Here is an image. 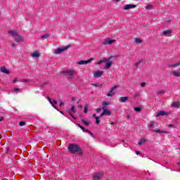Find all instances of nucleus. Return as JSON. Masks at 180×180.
Returning a JSON list of instances; mask_svg holds the SVG:
<instances>
[{"mask_svg":"<svg viewBox=\"0 0 180 180\" xmlns=\"http://www.w3.org/2000/svg\"><path fill=\"white\" fill-rule=\"evenodd\" d=\"M8 33L11 37H13L16 43H23L25 41V38L19 34L16 30H9Z\"/></svg>","mask_w":180,"mask_h":180,"instance_id":"f257e3e1","label":"nucleus"},{"mask_svg":"<svg viewBox=\"0 0 180 180\" xmlns=\"http://www.w3.org/2000/svg\"><path fill=\"white\" fill-rule=\"evenodd\" d=\"M68 150L72 154H75V153H77L78 155H82V149H81V148L78 146V145L70 144Z\"/></svg>","mask_w":180,"mask_h":180,"instance_id":"f03ea898","label":"nucleus"},{"mask_svg":"<svg viewBox=\"0 0 180 180\" xmlns=\"http://www.w3.org/2000/svg\"><path fill=\"white\" fill-rule=\"evenodd\" d=\"M112 58H103V60L97 62L98 65H101V64L105 63V70H109L110 67H112V62L110 60Z\"/></svg>","mask_w":180,"mask_h":180,"instance_id":"7ed1b4c3","label":"nucleus"},{"mask_svg":"<svg viewBox=\"0 0 180 180\" xmlns=\"http://www.w3.org/2000/svg\"><path fill=\"white\" fill-rule=\"evenodd\" d=\"M103 112L100 115V117H102L103 116H110L112 115V111L106 108V107H102Z\"/></svg>","mask_w":180,"mask_h":180,"instance_id":"20e7f679","label":"nucleus"},{"mask_svg":"<svg viewBox=\"0 0 180 180\" xmlns=\"http://www.w3.org/2000/svg\"><path fill=\"white\" fill-rule=\"evenodd\" d=\"M70 48V46H63L62 48H58L56 51H55V53L56 54H60L64 51H65V50H68V49Z\"/></svg>","mask_w":180,"mask_h":180,"instance_id":"39448f33","label":"nucleus"},{"mask_svg":"<svg viewBox=\"0 0 180 180\" xmlns=\"http://www.w3.org/2000/svg\"><path fill=\"white\" fill-rule=\"evenodd\" d=\"M103 43L105 46H108L109 44H113V43H116V40L111 39L110 38H106L105 39H104Z\"/></svg>","mask_w":180,"mask_h":180,"instance_id":"423d86ee","label":"nucleus"},{"mask_svg":"<svg viewBox=\"0 0 180 180\" xmlns=\"http://www.w3.org/2000/svg\"><path fill=\"white\" fill-rule=\"evenodd\" d=\"M103 70H97V71H94L93 72V76L94 78H101V77H102V75H103Z\"/></svg>","mask_w":180,"mask_h":180,"instance_id":"0eeeda50","label":"nucleus"},{"mask_svg":"<svg viewBox=\"0 0 180 180\" xmlns=\"http://www.w3.org/2000/svg\"><path fill=\"white\" fill-rule=\"evenodd\" d=\"M91 61H94L93 58H91L87 60H79L77 63V64H78V65H84L85 64H89V63H91Z\"/></svg>","mask_w":180,"mask_h":180,"instance_id":"6e6552de","label":"nucleus"},{"mask_svg":"<svg viewBox=\"0 0 180 180\" xmlns=\"http://www.w3.org/2000/svg\"><path fill=\"white\" fill-rule=\"evenodd\" d=\"M137 6L136 4H126L123 7L124 11H129V9H134V8H136Z\"/></svg>","mask_w":180,"mask_h":180,"instance_id":"1a4fd4ad","label":"nucleus"},{"mask_svg":"<svg viewBox=\"0 0 180 180\" xmlns=\"http://www.w3.org/2000/svg\"><path fill=\"white\" fill-rule=\"evenodd\" d=\"M169 112L165 111H160L155 113V117H159V116H168Z\"/></svg>","mask_w":180,"mask_h":180,"instance_id":"9d476101","label":"nucleus"},{"mask_svg":"<svg viewBox=\"0 0 180 180\" xmlns=\"http://www.w3.org/2000/svg\"><path fill=\"white\" fill-rule=\"evenodd\" d=\"M102 176H103V173L99 172V173L94 174V176L92 177V179L101 180V178H102Z\"/></svg>","mask_w":180,"mask_h":180,"instance_id":"9b49d317","label":"nucleus"},{"mask_svg":"<svg viewBox=\"0 0 180 180\" xmlns=\"http://www.w3.org/2000/svg\"><path fill=\"white\" fill-rule=\"evenodd\" d=\"M65 74L66 75H68L69 77H74V75H75V74H77V72H75V70H66L65 72Z\"/></svg>","mask_w":180,"mask_h":180,"instance_id":"f8f14e48","label":"nucleus"},{"mask_svg":"<svg viewBox=\"0 0 180 180\" xmlns=\"http://www.w3.org/2000/svg\"><path fill=\"white\" fill-rule=\"evenodd\" d=\"M115 89H117V86H113V87L111 89L110 91L108 93L107 96H113V95H115V93L113 91H115Z\"/></svg>","mask_w":180,"mask_h":180,"instance_id":"ddd939ff","label":"nucleus"},{"mask_svg":"<svg viewBox=\"0 0 180 180\" xmlns=\"http://www.w3.org/2000/svg\"><path fill=\"white\" fill-rule=\"evenodd\" d=\"M78 127H79L83 131H85L86 133H89V134L91 135V136H94V134H92V132H91L88 129H85V128L84 127L81 126V124H79Z\"/></svg>","mask_w":180,"mask_h":180,"instance_id":"4468645a","label":"nucleus"},{"mask_svg":"<svg viewBox=\"0 0 180 180\" xmlns=\"http://www.w3.org/2000/svg\"><path fill=\"white\" fill-rule=\"evenodd\" d=\"M172 34V30H167L162 32V36L168 37V36H171Z\"/></svg>","mask_w":180,"mask_h":180,"instance_id":"2eb2a0df","label":"nucleus"},{"mask_svg":"<svg viewBox=\"0 0 180 180\" xmlns=\"http://www.w3.org/2000/svg\"><path fill=\"white\" fill-rule=\"evenodd\" d=\"M48 101L51 103V105L53 106V108H54L55 109L57 110V107L56 105H54V104L57 105V101L54 100L53 103V101H51V98H50V97H48Z\"/></svg>","mask_w":180,"mask_h":180,"instance_id":"dca6fc26","label":"nucleus"},{"mask_svg":"<svg viewBox=\"0 0 180 180\" xmlns=\"http://www.w3.org/2000/svg\"><path fill=\"white\" fill-rule=\"evenodd\" d=\"M31 57H34V58H39L40 57V53L39 51H34L31 54Z\"/></svg>","mask_w":180,"mask_h":180,"instance_id":"f3484780","label":"nucleus"},{"mask_svg":"<svg viewBox=\"0 0 180 180\" xmlns=\"http://www.w3.org/2000/svg\"><path fill=\"white\" fill-rule=\"evenodd\" d=\"M1 72H4V74H11V72L6 69L4 66L0 68Z\"/></svg>","mask_w":180,"mask_h":180,"instance_id":"a211bd4d","label":"nucleus"},{"mask_svg":"<svg viewBox=\"0 0 180 180\" xmlns=\"http://www.w3.org/2000/svg\"><path fill=\"white\" fill-rule=\"evenodd\" d=\"M74 113H75V106L72 105V107L70 108V112H69V114L72 117L74 116Z\"/></svg>","mask_w":180,"mask_h":180,"instance_id":"6ab92c4d","label":"nucleus"},{"mask_svg":"<svg viewBox=\"0 0 180 180\" xmlns=\"http://www.w3.org/2000/svg\"><path fill=\"white\" fill-rule=\"evenodd\" d=\"M120 102L124 103V102H127L129 101V97H120L119 98Z\"/></svg>","mask_w":180,"mask_h":180,"instance_id":"aec40b11","label":"nucleus"},{"mask_svg":"<svg viewBox=\"0 0 180 180\" xmlns=\"http://www.w3.org/2000/svg\"><path fill=\"white\" fill-rule=\"evenodd\" d=\"M179 65H180V62H178L176 63L170 64L169 67L170 68H176V67H179Z\"/></svg>","mask_w":180,"mask_h":180,"instance_id":"412c9836","label":"nucleus"},{"mask_svg":"<svg viewBox=\"0 0 180 180\" xmlns=\"http://www.w3.org/2000/svg\"><path fill=\"white\" fill-rule=\"evenodd\" d=\"M172 75H174V77H180V72L173 70L172 71Z\"/></svg>","mask_w":180,"mask_h":180,"instance_id":"4be33fe9","label":"nucleus"},{"mask_svg":"<svg viewBox=\"0 0 180 180\" xmlns=\"http://www.w3.org/2000/svg\"><path fill=\"white\" fill-rule=\"evenodd\" d=\"M153 131H155V133H165V134L169 133L168 131H161L160 129H154Z\"/></svg>","mask_w":180,"mask_h":180,"instance_id":"5701e85b","label":"nucleus"},{"mask_svg":"<svg viewBox=\"0 0 180 180\" xmlns=\"http://www.w3.org/2000/svg\"><path fill=\"white\" fill-rule=\"evenodd\" d=\"M172 106H173L174 108H179L180 102L179 101L174 102L172 103Z\"/></svg>","mask_w":180,"mask_h":180,"instance_id":"b1692460","label":"nucleus"},{"mask_svg":"<svg viewBox=\"0 0 180 180\" xmlns=\"http://www.w3.org/2000/svg\"><path fill=\"white\" fill-rule=\"evenodd\" d=\"M147 140L145 138H142L140 139L139 142L138 143L139 146H142V144H144Z\"/></svg>","mask_w":180,"mask_h":180,"instance_id":"393cba45","label":"nucleus"},{"mask_svg":"<svg viewBox=\"0 0 180 180\" xmlns=\"http://www.w3.org/2000/svg\"><path fill=\"white\" fill-rule=\"evenodd\" d=\"M108 105H110V102H108V101L103 102V108H106V106H108Z\"/></svg>","mask_w":180,"mask_h":180,"instance_id":"a878e982","label":"nucleus"},{"mask_svg":"<svg viewBox=\"0 0 180 180\" xmlns=\"http://www.w3.org/2000/svg\"><path fill=\"white\" fill-rule=\"evenodd\" d=\"M134 41H136V43H138V44L143 43V41L139 38H135Z\"/></svg>","mask_w":180,"mask_h":180,"instance_id":"bb28decb","label":"nucleus"},{"mask_svg":"<svg viewBox=\"0 0 180 180\" xmlns=\"http://www.w3.org/2000/svg\"><path fill=\"white\" fill-rule=\"evenodd\" d=\"M82 123H84V124H85L86 126H89L90 123H91L90 122H86V121H85L84 120H82Z\"/></svg>","mask_w":180,"mask_h":180,"instance_id":"cd10ccee","label":"nucleus"},{"mask_svg":"<svg viewBox=\"0 0 180 180\" xmlns=\"http://www.w3.org/2000/svg\"><path fill=\"white\" fill-rule=\"evenodd\" d=\"M84 113H88V104L85 105Z\"/></svg>","mask_w":180,"mask_h":180,"instance_id":"c85d7f7f","label":"nucleus"},{"mask_svg":"<svg viewBox=\"0 0 180 180\" xmlns=\"http://www.w3.org/2000/svg\"><path fill=\"white\" fill-rule=\"evenodd\" d=\"M146 9H148V11H151L153 9V6L152 5H148L146 6Z\"/></svg>","mask_w":180,"mask_h":180,"instance_id":"c756f323","label":"nucleus"},{"mask_svg":"<svg viewBox=\"0 0 180 180\" xmlns=\"http://www.w3.org/2000/svg\"><path fill=\"white\" fill-rule=\"evenodd\" d=\"M135 112H141V108L140 107H136L134 108Z\"/></svg>","mask_w":180,"mask_h":180,"instance_id":"7c9ffc66","label":"nucleus"},{"mask_svg":"<svg viewBox=\"0 0 180 180\" xmlns=\"http://www.w3.org/2000/svg\"><path fill=\"white\" fill-rule=\"evenodd\" d=\"M164 91H158L157 92H156V94H158V95H162V94H164Z\"/></svg>","mask_w":180,"mask_h":180,"instance_id":"2f4dec72","label":"nucleus"},{"mask_svg":"<svg viewBox=\"0 0 180 180\" xmlns=\"http://www.w3.org/2000/svg\"><path fill=\"white\" fill-rule=\"evenodd\" d=\"M155 125L154 121H151L149 124V127H153Z\"/></svg>","mask_w":180,"mask_h":180,"instance_id":"473e14b6","label":"nucleus"},{"mask_svg":"<svg viewBox=\"0 0 180 180\" xmlns=\"http://www.w3.org/2000/svg\"><path fill=\"white\" fill-rule=\"evenodd\" d=\"M96 124H99V123H101V120H99V117L96 118Z\"/></svg>","mask_w":180,"mask_h":180,"instance_id":"72a5a7b5","label":"nucleus"},{"mask_svg":"<svg viewBox=\"0 0 180 180\" xmlns=\"http://www.w3.org/2000/svg\"><path fill=\"white\" fill-rule=\"evenodd\" d=\"M47 37H49V34H45L41 37L42 39H47Z\"/></svg>","mask_w":180,"mask_h":180,"instance_id":"f704fd0d","label":"nucleus"},{"mask_svg":"<svg viewBox=\"0 0 180 180\" xmlns=\"http://www.w3.org/2000/svg\"><path fill=\"white\" fill-rule=\"evenodd\" d=\"M20 126H25V124H26V122L21 121L19 122Z\"/></svg>","mask_w":180,"mask_h":180,"instance_id":"c9c22d12","label":"nucleus"},{"mask_svg":"<svg viewBox=\"0 0 180 180\" xmlns=\"http://www.w3.org/2000/svg\"><path fill=\"white\" fill-rule=\"evenodd\" d=\"M59 103H60V105H59V106H63V105H64V101L60 100V101H59Z\"/></svg>","mask_w":180,"mask_h":180,"instance_id":"e433bc0d","label":"nucleus"},{"mask_svg":"<svg viewBox=\"0 0 180 180\" xmlns=\"http://www.w3.org/2000/svg\"><path fill=\"white\" fill-rule=\"evenodd\" d=\"M141 86H142V87L146 86V82L141 83Z\"/></svg>","mask_w":180,"mask_h":180,"instance_id":"4c0bfd02","label":"nucleus"},{"mask_svg":"<svg viewBox=\"0 0 180 180\" xmlns=\"http://www.w3.org/2000/svg\"><path fill=\"white\" fill-rule=\"evenodd\" d=\"M20 91V89H18V88H14V89H13V91H14V92H18V91Z\"/></svg>","mask_w":180,"mask_h":180,"instance_id":"58836bf2","label":"nucleus"},{"mask_svg":"<svg viewBox=\"0 0 180 180\" xmlns=\"http://www.w3.org/2000/svg\"><path fill=\"white\" fill-rule=\"evenodd\" d=\"M18 82V78H15L14 80L12 82V84H15V82Z\"/></svg>","mask_w":180,"mask_h":180,"instance_id":"ea45409f","label":"nucleus"},{"mask_svg":"<svg viewBox=\"0 0 180 180\" xmlns=\"http://www.w3.org/2000/svg\"><path fill=\"white\" fill-rule=\"evenodd\" d=\"M101 109L98 108L96 110V112H97V113H99L101 112Z\"/></svg>","mask_w":180,"mask_h":180,"instance_id":"a19ab883","label":"nucleus"},{"mask_svg":"<svg viewBox=\"0 0 180 180\" xmlns=\"http://www.w3.org/2000/svg\"><path fill=\"white\" fill-rule=\"evenodd\" d=\"M21 82H27V79H21Z\"/></svg>","mask_w":180,"mask_h":180,"instance_id":"79ce46f5","label":"nucleus"},{"mask_svg":"<svg viewBox=\"0 0 180 180\" xmlns=\"http://www.w3.org/2000/svg\"><path fill=\"white\" fill-rule=\"evenodd\" d=\"M113 2L117 3V2H120V0H112Z\"/></svg>","mask_w":180,"mask_h":180,"instance_id":"37998d69","label":"nucleus"},{"mask_svg":"<svg viewBox=\"0 0 180 180\" xmlns=\"http://www.w3.org/2000/svg\"><path fill=\"white\" fill-rule=\"evenodd\" d=\"M137 96H139V94H136L134 95V98H137Z\"/></svg>","mask_w":180,"mask_h":180,"instance_id":"c03bdc74","label":"nucleus"},{"mask_svg":"<svg viewBox=\"0 0 180 180\" xmlns=\"http://www.w3.org/2000/svg\"><path fill=\"white\" fill-rule=\"evenodd\" d=\"M93 117H94V119H96V117H97L96 115L94 114Z\"/></svg>","mask_w":180,"mask_h":180,"instance_id":"a18cd8bd","label":"nucleus"},{"mask_svg":"<svg viewBox=\"0 0 180 180\" xmlns=\"http://www.w3.org/2000/svg\"><path fill=\"white\" fill-rule=\"evenodd\" d=\"M71 101H75V97H72Z\"/></svg>","mask_w":180,"mask_h":180,"instance_id":"49530a36","label":"nucleus"},{"mask_svg":"<svg viewBox=\"0 0 180 180\" xmlns=\"http://www.w3.org/2000/svg\"><path fill=\"white\" fill-rule=\"evenodd\" d=\"M168 127H174V125L170 124L168 125Z\"/></svg>","mask_w":180,"mask_h":180,"instance_id":"de8ad7c7","label":"nucleus"},{"mask_svg":"<svg viewBox=\"0 0 180 180\" xmlns=\"http://www.w3.org/2000/svg\"><path fill=\"white\" fill-rule=\"evenodd\" d=\"M4 120V117H0V122H2Z\"/></svg>","mask_w":180,"mask_h":180,"instance_id":"09e8293b","label":"nucleus"},{"mask_svg":"<svg viewBox=\"0 0 180 180\" xmlns=\"http://www.w3.org/2000/svg\"><path fill=\"white\" fill-rule=\"evenodd\" d=\"M136 155H140V153L139 151H136Z\"/></svg>","mask_w":180,"mask_h":180,"instance_id":"8fccbe9b","label":"nucleus"},{"mask_svg":"<svg viewBox=\"0 0 180 180\" xmlns=\"http://www.w3.org/2000/svg\"><path fill=\"white\" fill-rule=\"evenodd\" d=\"M91 85H93V86H96V84H92Z\"/></svg>","mask_w":180,"mask_h":180,"instance_id":"3c124183","label":"nucleus"},{"mask_svg":"<svg viewBox=\"0 0 180 180\" xmlns=\"http://www.w3.org/2000/svg\"><path fill=\"white\" fill-rule=\"evenodd\" d=\"M13 47H15V44H13Z\"/></svg>","mask_w":180,"mask_h":180,"instance_id":"603ef678","label":"nucleus"},{"mask_svg":"<svg viewBox=\"0 0 180 180\" xmlns=\"http://www.w3.org/2000/svg\"><path fill=\"white\" fill-rule=\"evenodd\" d=\"M111 124H115V122H111Z\"/></svg>","mask_w":180,"mask_h":180,"instance_id":"864d4df0","label":"nucleus"}]
</instances>
